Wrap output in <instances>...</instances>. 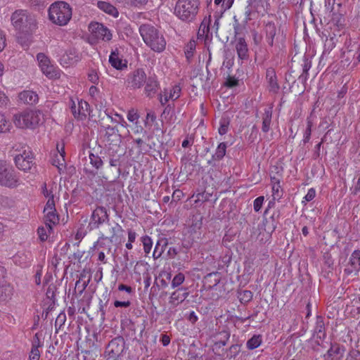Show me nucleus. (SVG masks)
<instances>
[{
    "mask_svg": "<svg viewBox=\"0 0 360 360\" xmlns=\"http://www.w3.org/2000/svg\"><path fill=\"white\" fill-rule=\"evenodd\" d=\"M11 20L19 34L32 35L37 28L35 16L27 10H16L11 15Z\"/></svg>",
    "mask_w": 360,
    "mask_h": 360,
    "instance_id": "nucleus-1",
    "label": "nucleus"
},
{
    "mask_svg": "<svg viewBox=\"0 0 360 360\" xmlns=\"http://www.w3.org/2000/svg\"><path fill=\"white\" fill-rule=\"evenodd\" d=\"M139 32L144 43L155 52L162 53L166 48L163 34L154 26L143 24L139 27Z\"/></svg>",
    "mask_w": 360,
    "mask_h": 360,
    "instance_id": "nucleus-2",
    "label": "nucleus"
},
{
    "mask_svg": "<svg viewBox=\"0 0 360 360\" xmlns=\"http://www.w3.org/2000/svg\"><path fill=\"white\" fill-rule=\"evenodd\" d=\"M200 4V0H178L175 5L174 14L184 22H193L199 12Z\"/></svg>",
    "mask_w": 360,
    "mask_h": 360,
    "instance_id": "nucleus-3",
    "label": "nucleus"
},
{
    "mask_svg": "<svg viewBox=\"0 0 360 360\" xmlns=\"http://www.w3.org/2000/svg\"><path fill=\"white\" fill-rule=\"evenodd\" d=\"M264 38L271 47L280 49L285 41V34L279 22H267L264 27Z\"/></svg>",
    "mask_w": 360,
    "mask_h": 360,
    "instance_id": "nucleus-4",
    "label": "nucleus"
},
{
    "mask_svg": "<svg viewBox=\"0 0 360 360\" xmlns=\"http://www.w3.org/2000/svg\"><path fill=\"white\" fill-rule=\"evenodd\" d=\"M72 8L64 1H58L52 4L49 9L50 20L60 26L68 24L72 18Z\"/></svg>",
    "mask_w": 360,
    "mask_h": 360,
    "instance_id": "nucleus-5",
    "label": "nucleus"
},
{
    "mask_svg": "<svg viewBox=\"0 0 360 360\" xmlns=\"http://www.w3.org/2000/svg\"><path fill=\"white\" fill-rule=\"evenodd\" d=\"M41 112L39 110H27L13 115V121L20 129H35L39 124Z\"/></svg>",
    "mask_w": 360,
    "mask_h": 360,
    "instance_id": "nucleus-6",
    "label": "nucleus"
},
{
    "mask_svg": "<svg viewBox=\"0 0 360 360\" xmlns=\"http://www.w3.org/2000/svg\"><path fill=\"white\" fill-rule=\"evenodd\" d=\"M22 181L11 166L0 160V186L9 188H15Z\"/></svg>",
    "mask_w": 360,
    "mask_h": 360,
    "instance_id": "nucleus-7",
    "label": "nucleus"
},
{
    "mask_svg": "<svg viewBox=\"0 0 360 360\" xmlns=\"http://www.w3.org/2000/svg\"><path fill=\"white\" fill-rule=\"evenodd\" d=\"M147 79V76L142 68H138L130 72L127 78V87L133 89H140L143 86Z\"/></svg>",
    "mask_w": 360,
    "mask_h": 360,
    "instance_id": "nucleus-8",
    "label": "nucleus"
},
{
    "mask_svg": "<svg viewBox=\"0 0 360 360\" xmlns=\"http://www.w3.org/2000/svg\"><path fill=\"white\" fill-rule=\"evenodd\" d=\"M89 29L93 37L97 39L104 41H109L112 39V34L110 30L102 23L97 22H91L89 25Z\"/></svg>",
    "mask_w": 360,
    "mask_h": 360,
    "instance_id": "nucleus-9",
    "label": "nucleus"
},
{
    "mask_svg": "<svg viewBox=\"0 0 360 360\" xmlns=\"http://www.w3.org/2000/svg\"><path fill=\"white\" fill-rule=\"evenodd\" d=\"M360 271V250H355L349 257V261L345 269L347 275H357Z\"/></svg>",
    "mask_w": 360,
    "mask_h": 360,
    "instance_id": "nucleus-10",
    "label": "nucleus"
},
{
    "mask_svg": "<svg viewBox=\"0 0 360 360\" xmlns=\"http://www.w3.org/2000/svg\"><path fill=\"white\" fill-rule=\"evenodd\" d=\"M15 264L25 268L30 266L32 262V255L30 251H19L13 257Z\"/></svg>",
    "mask_w": 360,
    "mask_h": 360,
    "instance_id": "nucleus-11",
    "label": "nucleus"
},
{
    "mask_svg": "<svg viewBox=\"0 0 360 360\" xmlns=\"http://www.w3.org/2000/svg\"><path fill=\"white\" fill-rule=\"evenodd\" d=\"M266 79L268 83V89L269 92L276 94L280 89V86L278 83L276 71L273 68H269L266 70Z\"/></svg>",
    "mask_w": 360,
    "mask_h": 360,
    "instance_id": "nucleus-12",
    "label": "nucleus"
},
{
    "mask_svg": "<svg viewBox=\"0 0 360 360\" xmlns=\"http://www.w3.org/2000/svg\"><path fill=\"white\" fill-rule=\"evenodd\" d=\"M109 63L114 68L118 70H122L127 68V61L120 57L117 48L112 50L109 56Z\"/></svg>",
    "mask_w": 360,
    "mask_h": 360,
    "instance_id": "nucleus-13",
    "label": "nucleus"
},
{
    "mask_svg": "<svg viewBox=\"0 0 360 360\" xmlns=\"http://www.w3.org/2000/svg\"><path fill=\"white\" fill-rule=\"evenodd\" d=\"M32 155L30 148L24 144H15L10 150V156L12 158H30Z\"/></svg>",
    "mask_w": 360,
    "mask_h": 360,
    "instance_id": "nucleus-14",
    "label": "nucleus"
},
{
    "mask_svg": "<svg viewBox=\"0 0 360 360\" xmlns=\"http://www.w3.org/2000/svg\"><path fill=\"white\" fill-rule=\"evenodd\" d=\"M108 217L106 209L103 207H98L92 213L91 224H93L94 227L98 226L107 220Z\"/></svg>",
    "mask_w": 360,
    "mask_h": 360,
    "instance_id": "nucleus-15",
    "label": "nucleus"
},
{
    "mask_svg": "<svg viewBox=\"0 0 360 360\" xmlns=\"http://www.w3.org/2000/svg\"><path fill=\"white\" fill-rule=\"evenodd\" d=\"M105 137L106 141L110 143L120 142L121 136L119 134V130L116 127H105Z\"/></svg>",
    "mask_w": 360,
    "mask_h": 360,
    "instance_id": "nucleus-16",
    "label": "nucleus"
},
{
    "mask_svg": "<svg viewBox=\"0 0 360 360\" xmlns=\"http://www.w3.org/2000/svg\"><path fill=\"white\" fill-rule=\"evenodd\" d=\"M13 288L8 283L0 285V302L6 303L12 299L13 295Z\"/></svg>",
    "mask_w": 360,
    "mask_h": 360,
    "instance_id": "nucleus-17",
    "label": "nucleus"
},
{
    "mask_svg": "<svg viewBox=\"0 0 360 360\" xmlns=\"http://www.w3.org/2000/svg\"><path fill=\"white\" fill-rule=\"evenodd\" d=\"M44 219L46 225L49 229V233H51L52 230V226L58 223L59 217L56 212V210H51L49 211H44Z\"/></svg>",
    "mask_w": 360,
    "mask_h": 360,
    "instance_id": "nucleus-18",
    "label": "nucleus"
},
{
    "mask_svg": "<svg viewBox=\"0 0 360 360\" xmlns=\"http://www.w3.org/2000/svg\"><path fill=\"white\" fill-rule=\"evenodd\" d=\"M18 98L24 103L32 105L38 101V95L32 91H23L19 94Z\"/></svg>",
    "mask_w": 360,
    "mask_h": 360,
    "instance_id": "nucleus-19",
    "label": "nucleus"
},
{
    "mask_svg": "<svg viewBox=\"0 0 360 360\" xmlns=\"http://www.w3.org/2000/svg\"><path fill=\"white\" fill-rule=\"evenodd\" d=\"M145 84L146 95L150 98L153 97L159 88L158 81L154 77H149Z\"/></svg>",
    "mask_w": 360,
    "mask_h": 360,
    "instance_id": "nucleus-20",
    "label": "nucleus"
},
{
    "mask_svg": "<svg viewBox=\"0 0 360 360\" xmlns=\"http://www.w3.org/2000/svg\"><path fill=\"white\" fill-rule=\"evenodd\" d=\"M236 49L239 58L244 60L248 58V45L243 37L236 39Z\"/></svg>",
    "mask_w": 360,
    "mask_h": 360,
    "instance_id": "nucleus-21",
    "label": "nucleus"
},
{
    "mask_svg": "<svg viewBox=\"0 0 360 360\" xmlns=\"http://www.w3.org/2000/svg\"><path fill=\"white\" fill-rule=\"evenodd\" d=\"M272 198L274 200H278L283 196V189L281 186V180L276 177L271 178Z\"/></svg>",
    "mask_w": 360,
    "mask_h": 360,
    "instance_id": "nucleus-22",
    "label": "nucleus"
},
{
    "mask_svg": "<svg viewBox=\"0 0 360 360\" xmlns=\"http://www.w3.org/2000/svg\"><path fill=\"white\" fill-rule=\"evenodd\" d=\"M97 6L99 9L106 13L108 15H110L113 17H117L119 15V12L117 9L111 4L104 1H98L97 2Z\"/></svg>",
    "mask_w": 360,
    "mask_h": 360,
    "instance_id": "nucleus-23",
    "label": "nucleus"
},
{
    "mask_svg": "<svg viewBox=\"0 0 360 360\" xmlns=\"http://www.w3.org/2000/svg\"><path fill=\"white\" fill-rule=\"evenodd\" d=\"M210 16H209L208 18H205L202 21L200 27L198 29V37L200 38H205V39H207L209 38V34H210Z\"/></svg>",
    "mask_w": 360,
    "mask_h": 360,
    "instance_id": "nucleus-24",
    "label": "nucleus"
},
{
    "mask_svg": "<svg viewBox=\"0 0 360 360\" xmlns=\"http://www.w3.org/2000/svg\"><path fill=\"white\" fill-rule=\"evenodd\" d=\"M182 288L178 289L172 293L169 297V303L173 306H176L179 303H181L187 297L188 292H181Z\"/></svg>",
    "mask_w": 360,
    "mask_h": 360,
    "instance_id": "nucleus-25",
    "label": "nucleus"
},
{
    "mask_svg": "<svg viewBox=\"0 0 360 360\" xmlns=\"http://www.w3.org/2000/svg\"><path fill=\"white\" fill-rule=\"evenodd\" d=\"M15 166L20 170L23 171L24 172H29L32 169L34 166V163L30 159H15Z\"/></svg>",
    "mask_w": 360,
    "mask_h": 360,
    "instance_id": "nucleus-26",
    "label": "nucleus"
},
{
    "mask_svg": "<svg viewBox=\"0 0 360 360\" xmlns=\"http://www.w3.org/2000/svg\"><path fill=\"white\" fill-rule=\"evenodd\" d=\"M143 145H145V143L142 139L138 138L134 139L133 146L130 150V155L139 157L143 155V153L142 152L141 148Z\"/></svg>",
    "mask_w": 360,
    "mask_h": 360,
    "instance_id": "nucleus-27",
    "label": "nucleus"
},
{
    "mask_svg": "<svg viewBox=\"0 0 360 360\" xmlns=\"http://www.w3.org/2000/svg\"><path fill=\"white\" fill-rule=\"evenodd\" d=\"M272 111L269 109L265 110L262 116V130L263 132H268L270 129L271 122Z\"/></svg>",
    "mask_w": 360,
    "mask_h": 360,
    "instance_id": "nucleus-28",
    "label": "nucleus"
},
{
    "mask_svg": "<svg viewBox=\"0 0 360 360\" xmlns=\"http://www.w3.org/2000/svg\"><path fill=\"white\" fill-rule=\"evenodd\" d=\"M338 39L336 35L333 34V36L327 37L324 43V51L323 53H330L335 46Z\"/></svg>",
    "mask_w": 360,
    "mask_h": 360,
    "instance_id": "nucleus-29",
    "label": "nucleus"
},
{
    "mask_svg": "<svg viewBox=\"0 0 360 360\" xmlns=\"http://www.w3.org/2000/svg\"><path fill=\"white\" fill-rule=\"evenodd\" d=\"M262 342V336L259 335H255L247 342V347L249 349H256L260 346Z\"/></svg>",
    "mask_w": 360,
    "mask_h": 360,
    "instance_id": "nucleus-30",
    "label": "nucleus"
},
{
    "mask_svg": "<svg viewBox=\"0 0 360 360\" xmlns=\"http://www.w3.org/2000/svg\"><path fill=\"white\" fill-rule=\"evenodd\" d=\"M345 19L342 14L340 13H333L331 18V23L338 27H343Z\"/></svg>",
    "mask_w": 360,
    "mask_h": 360,
    "instance_id": "nucleus-31",
    "label": "nucleus"
},
{
    "mask_svg": "<svg viewBox=\"0 0 360 360\" xmlns=\"http://www.w3.org/2000/svg\"><path fill=\"white\" fill-rule=\"evenodd\" d=\"M312 126H313V122H312L311 120L310 119V117H307V128L304 131V136H303V142L304 143H308L310 140Z\"/></svg>",
    "mask_w": 360,
    "mask_h": 360,
    "instance_id": "nucleus-32",
    "label": "nucleus"
},
{
    "mask_svg": "<svg viewBox=\"0 0 360 360\" xmlns=\"http://www.w3.org/2000/svg\"><path fill=\"white\" fill-rule=\"evenodd\" d=\"M88 106L89 104L86 101H81L78 103V119L82 120L83 117H86Z\"/></svg>",
    "mask_w": 360,
    "mask_h": 360,
    "instance_id": "nucleus-33",
    "label": "nucleus"
},
{
    "mask_svg": "<svg viewBox=\"0 0 360 360\" xmlns=\"http://www.w3.org/2000/svg\"><path fill=\"white\" fill-rule=\"evenodd\" d=\"M11 127V124L8 122L4 115L0 114V133L8 131Z\"/></svg>",
    "mask_w": 360,
    "mask_h": 360,
    "instance_id": "nucleus-34",
    "label": "nucleus"
},
{
    "mask_svg": "<svg viewBox=\"0 0 360 360\" xmlns=\"http://www.w3.org/2000/svg\"><path fill=\"white\" fill-rule=\"evenodd\" d=\"M141 241L143 245V250L145 253L148 255L150 252L153 247L152 239L148 236H144L141 238Z\"/></svg>",
    "mask_w": 360,
    "mask_h": 360,
    "instance_id": "nucleus-35",
    "label": "nucleus"
},
{
    "mask_svg": "<svg viewBox=\"0 0 360 360\" xmlns=\"http://www.w3.org/2000/svg\"><path fill=\"white\" fill-rule=\"evenodd\" d=\"M195 49V42L194 41H190L186 46L185 55L187 60L189 61L193 56V53Z\"/></svg>",
    "mask_w": 360,
    "mask_h": 360,
    "instance_id": "nucleus-36",
    "label": "nucleus"
},
{
    "mask_svg": "<svg viewBox=\"0 0 360 360\" xmlns=\"http://www.w3.org/2000/svg\"><path fill=\"white\" fill-rule=\"evenodd\" d=\"M184 280H185L184 275L182 273H179L174 277V278L172 281L171 285L173 288H176L179 285H180L181 283H183Z\"/></svg>",
    "mask_w": 360,
    "mask_h": 360,
    "instance_id": "nucleus-37",
    "label": "nucleus"
},
{
    "mask_svg": "<svg viewBox=\"0 0 360 360\" xmlns=\"http://www.w3.org/2000/svg\"><path fill=\"white\" fill-rule=\"evenodd\" d=\"M226 143L224 142L220 143L216 150L215 158H224L226 155Z\"/></svg>",
    "mask_w": 360,
    "mask_h": 360,
    "instance_id": "nucleus-38",
    "label": "nucleus"
},
{
    "mask_svg": "<svg viewBox=\"0 0 360 360\" xmlns=\"http://www.w3.org/2000/svg\"><path fill=\"white\" fill-rule=\"evenodd\" d=\"M181 94V87L179 85H175L173 86L172 89L171 90L169 98H170L172 100H176L179 98Z\"/></svg>",
    "mask_w": 360,
    "mask_h": 360,
    "instance_id": "nucleus-39",
    "label": "nucleus"
},
{
    "mask_svg": "<svg viewBox=\"0 0 360 360\" xmlns=\"http://www.w3.org/2000/svg\"><path fill=\"white\" fill-rule=\"evenodd\" d=\"M65 159H52V165L56 166L59 172H61L65 168Z\"/></svg>",
    "mask_w": 360,
    "mask_h": 360,
    "instance_id": "nucleus-40",
    "label": "nucleus"
},
{
    "mask_svg": "<svg viewBox=\"0 0 360 360\" xmlns=\"http://www.w3.org/2000/svg\"><path fill=\"white\" fill-rule=\"evenodd\" d=\"M41 356V352L39 349L32 347L29 353L28 360H39Z\"/></svg>",
    "mask_w": 360,
    "mask_h": 360,
    "instance_id": "nucleus-41",
    "label": "nucleus"
},
{
    "mask_svg": "<svg viewBox=\"0 0 360 360\" xmlns=\"http://www.w3.org/2000/svg\"><path fill=\"white\" fill-rule=\"evenodd\" d=\"M316 196V190L311 188L308 190L307 193L304 197L302 203L311 201Z\"/></svg>",
    "mask_w": 360,
    "mask_h": 360,
    "instance_id": "nucleus-42",
    "label": "nucleus"
},
{
    "mask_svg": "<svg viewBox=\"0 0 360 360\" xmlns=\"http://www.w3.org/2000/svg\"><path fill=\"white\" fill-rule=\"evenodd\" d=\"M224 85L229 88H233L238 85V80L234 77L229 76L224 83Z\"/></svg>",
    "mask_w": 360,
    "mask_h": 360,
    "instance_id": "nucleus-43",
    "label": "nucleus"
},
{
    "mask_svg": "<svg viewBox=\"0 0 360 360\" xmlns=\"http://www.w3.org/2000/svg\"><path fill=\"white\" fill-rule=\"evenodd\" d=\"M56 205H55V200H54V196L53 195H51L49 197V198H48L47 200V202L46 203V205L44 208V211H49V210H56V207H55Z\"/></svg>",
    "mask_w": 360,
    "mask_h": 360,
    "instance_id": "nucleus-44",
    "label": "nucleus"
},
{
    "mask_svg": "<svg viewBox=\"0 0 360 360\" xmlns=\"http://www.w3.org/2000/svg\"><path fill=\"white\" fill-rule=\"evenodd\" d=\"M46 229L49 231V229L47 228L46 226V228L45 227H39L37 229V233L39 235V237L40 240L42 241H44L48 238L49 235L46 232Z\"/></svg>",
    "mask_w": 360,
    "mask_h": 360,
    "instance_id": "nucleus-45",
    "label": "nucleus"
},
{
    "mask_svg": "<svg viewBox=\"0 0 360 360\" xmlns=\"http://www.w3.org/2000/svg\"><path fill=\"white\" fill-rule=\"evenodd\" d=\"M264 196H259L254 200L253 205H254V210L255 212H259L261 210L263 202H264Z\"/></svg>",
    "mask_w": 360,
    "mask_h": 360,
    "instance_id": "nucleus-46",
    "label": "nucleus"
},
{
    "mask_svg": "<svg viewBox=\"0 0 360 360\" xmlns=\"http://www.w3.org/2000/svg\"><path fill=\"white\" fill-rule=\"evenodd\" d=\"M37 58L39 63V65L41 66V68H43V66L46 65L49 63V60L47 58V57L42 53H39L37 56Z\"/></svg>",
    "mask_w": 360,
    "mask_h": 360,
    "instance_id": "nucleus-47",
    "label": "nucleus"
},
{
    "mask_svg": "<svg viewBox=\"0 0 360 360\" xmlns=\"http://www.w3.org/2000/svg\"><path fill=\"white\" fill-rule=\"evenodd\" d=\"M41 335L37 333L34 335L33 341L32 343V347L39 349L43 346V342L40 340Z\"/></svg>",
    "mask_w": 360,
    "mask_h": 360,
    "instance_id": "nucleus-48",
    "label": "nucleus"
},
{
    "mask_svg": "<svg viewBox=\"0 0 360 360\" xmlns=\"http://www.w3.org/2000/svg\"><path fill=\"white\" fill-rule=\"evenodd\" d=\"M30 35H25V34H19L18 35V41L23 46V47H27L28 44V37Z\"/></svg>",
    "mask_w": 360,
    "mask_h": 360,
    "instance_id": "nucleus-49",
    "label": "nucleus"
},
{
    "mask_svg": "<svg viewBox=\"0 0 360 360\" xmlns=\"http://www.w3.org/2000/svg\"><path fill=\"white\" fill-rule=\"evenodd\" d=\"M41 70L43 73L49 77H53L54 76V72H53V67L49 65V64L43 66V68H41Z\"/></svg>",
    "mask_w": 360,
    "mask_h": 360,
    "instance_id": "nucleus-50",
    "label": "nucleus"
},
{
    "mask_svg": "<svg viewBox=\"0 0 360 360\" xmlns=\"http://www.w3.org/2000/svg\"><path fill=\"white\" fill-rule=\"evenodd\" d=\"M88 78L89 80L94 84H97L98 82V76L97 75V72L94 70H91L89 72Z\"/></svg>",
    "mask_w": 360,
    "mask_h": 360,
    "instance_id": "nucleus-51",
    "label": "nucleus"
},
{
    "mask_svg": "<svg viewBox=\"0 0 360 360\" xmlns=\"http://www.w3.org/2000/svg\"><path fill=\"white\" fill-rule=\"evenodd\" d=\"M89 163L96 169H99L103 165L102 159H89Z\"/></svg>",
    "mask_w": 360,
    "mask_h": 360,
    "instance_id": "nucleus-52",
    "label": "nucleus"
},
{
    "mask_svg": "<svg viewBox=\"0 0 360 360\" xmlns=\"http://www.w3.org/2000/svg\"><path fill=\"white\" fill-rule=\"evenodd\" d=\"M163 252V248L159 247V243H158L155 247L154 251L153 252V256L155 259H158L161 257Z\"/></svg>",
    "mask_w": 360,
    "mask_h": 360,
    "instance_id": "nucleus-53",
    "label": "nucleus"
},
{
    "mask_svg": "<svg viewBox=\"0 0 360 360\" xmlns=\"http://www.w3.org/2000/svg\"><path fill=\"white\" fill-rule=\"evenodd\" d=\"M252 297V294L249 290H245L240 294V300L248 302Z\"/></svg>",
    "mask_w": 360,
    "mask_h": 360,
    "instance_id": "nucleus-54",
    "label": "nucleus"
},
{
    "mask_svg": "<svg viewBox=\"0 0 360 360\" xmlns=\"http://www.w3.org/2000/svg\"><path fill=\"white\" fill-rule=\"evenodd\" d=\"M220 335L223 336V340L219 342V345L224 346L230 338V333L226 330H224L220 333Z\"/></svg>",
    "mask_w": 360,
    "mask_h": 360,
    "instance_id": "nucleus-55",
    "label": "nucleus"
},
{
    "mask_svg": "<svg viewBox=\"0 0 360 360\" xmlns=\"http://www.w3.org/2000/svg\"><path fill=\"white\" fill-rule=\"evenodd\" d=\"M131 305V302L127 301H119L116 300L114 302V306L115 307H128Z\"/></svg>",
    "mask_w": 360,
    "mask_h": 360,
    "instance_id": "nucleus-56",
    "label": "nucleus"
},
{
    "mask_svg": "<svg viewBox=\"0 0 360 360\" xmlns=\"http://www.w3.org/2000/svg\"><path fill=\"white\" fill-rule=\"evenodd\" d=\"M23 1L31 6H39L43 5L44 0H23Z\"/></svg>",
    "mask_w": 360,
    "mask_h": 360,
    "instance_id": "nucleus-57",
    "label": "nucleus"
},
{
    "mask_svg": "<svg viewBox=\"0 0 360 360\" xmlns=\"http://www.w3.org/2000/svg\"><path fill=\"white\" fill-rule=\"evenodd\" d=\"M56 151L62 158H65V145L63 143H57L56 145Z\"/></svg>",
    "mask_w": 360,
    "mask_h": 360,
    "instance_id": "nucleus-58",
    "label": "nucleus"
},
{
    "mask_svg": "<svg viewBox=\"0 0 360 360\" xmlns=\"http://www.w3.org/2000/svg\"><path fill=\"white\" fill-rule=\"evenodd\" d=\"M139 115L134 110H129L127 114V119L130 122H134L135 120H138Z\"/></svg>",
    "mask_w": 360,
    "mask_h": 360,
    "instance_id": "nucleus-59",
    "label": "nucleus"
},
{
    "mask_svg": "<svg viewBox=\"0 0 360 360\" xmlns=\"http://www.w3.org/2000/svg\"><path fill=\"white\" fill-rule=\"evenodd\" d=\"M8 98L6 94L0 91V106H6L8 103Z\"/></svg>",
    "mask_w": 360,
    "mask_h": 360,
    "instance_id": "nucleus-60",
    "label": "nucleus"
},
{
    "mask_svg": "<svg viewBox=\"0 0 360 360\" xmlns=\"http://www.w3.org/2000/svg\"><path fill=\"white\" fill-rule=\"evenodd\" d=\"M311 67V61H309L308 59L305 58L304 65L302 66V72H305V73H308Z\"/></svg>",
    "mask_w": 360,
    "mask_h": 360,
    "instance_id": "nucleus-61",
    "label": "nucleus"
},
{
    "mask_svg": "<svg viewBox=\"0 0 360 360\" xmlns=\"http://www.w3.org/2000/svg\"><path fill=\"white\" fill-rule=\"evenodd\" d=\"M118 290L120 291H125V292H127L129 294L132 292V288L130 286H127V285H124V284L119 285Z\"/></svg>",
    "mask_w": 360,
    "mask_h": 360,
    "instance_id": "nucleus-62",
    "label": "nucleus"
},
{
    "mask_svg": "<svg viewBox=\"0 0 360 360\" xmlns=\"http://www.w3.org/2000/svg\"><path fill=\"white\" fill-rule=\"evenodd\" d=\"M193 143V139L192 137H187L182 142V147L187 148Z\"/></svg>",
    "mask_w": 360,
    "mask_h": 360,
    "instance_id": "nucleus-63",
    "label": "nucleus"
},
{
    "mask_svg": "<svg viewBox=\"0 0 360 360\" xmlns=\"http://www.w3.org/2000/svg\"><path fill=\"white\" fill-rule=\"evenodd\" d=\"M353 193L354 194H356L358 192L360 191V176L358 178L356 182L354 185L353 188Z\"/></svg>",
    "mask_w": 360,
    "mask_h": 360,
    "instance_id": "nucleus-64",
    "label": "nucleus"
}]
</instances>
